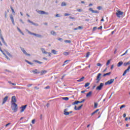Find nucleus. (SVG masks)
Wrapping results in <instances>:
<instances>
[{"label":"nucleus","instance_id":"obj_1","mask_svg":"<svg viewBox=\"0 0 130 130\" xmlns=\"http://www.w3.org/2000/svg\"><path fill=\"white\" fill-rule=\"evenodd\" d=\"M11 108L14 112L18 111V105L17 104H11Z\"/></svg>","mask_w":130,"mask_h":130},{"label":"nucleus","instance_id":"obj_2","mask_svg":"<svg viewBox=\"0 0 130 130\" xmlns=\"http://www.w3.org/2000/svg\"><path fill=\"white\" fill-rule=\"evenodd\" d=\"M41 51H42V53H43V54H48V56H51V53L50 52H48L46 51H45V49L43 48H41Z\"/></svg>","mask_w":130,"mask_h":130},{"label":"nucleus","instance_id":"obj_3","mask_svg":"<svg viewBox=\"0 0 130 130\" xmlns=\"http://www.w3.org/2000/svg\"><path fill=\"white\" fill-rule=\"evenodd\" d=\"M73 113V111L69 112V109L67 108L63 110L64 115H70V114Z\"/></svg>","mask_w":130,"mask_h":130},{"label":"nucleus","instance_id":"obj_4","mask_svg":"<svg viewBox=\"0 0 130 130\" xmlns=\"http://www.w3.org/2000/svg\"><path fill=\"white\" fill-rule=\"evenodd\" d=\"M0 38L4 44L6 45V46H8V45L7 44V43L5 41V40L4 39V38L3 37V35L2 34V30L0 29Z\"/></svg>","mask_w":130,"mask_h":130},{"label":"nucleus","instance_id":"obj_5","mask_svg":"<svg viewBox=\"0 0 130 130\" xmlns=\"http://www.w3.org/2000/svg\"><path fill=\"white\" fill-rule=\"evenodd\" d=\"M116 15L118 18H120V16H122V15H123V12L119 10H117L116 13Z\"/></svg>","mask_w":130,"mask_h":130},{"label":"nucleus","instance_id":"obj_6","mask_svg":"<svg viewBox=\"0 0 130 130\" xmlns=\"http://www.w3.org/2000/svg\"><path fill=\"white\" fill-rule=\"evenodd\" d=\"M104 86V83H101L100 85L98 86L96 88V90H98L99 91H100L102 89V88H103V86Z\"/></svg>","mask_w":130,"mask_h":130},{"label":"nucleus","instance_id":"obj_7","mask_svg":"<svg viewBox=\"0 0 130 130\" xmlns=\"http://www.w3.org/2000/svg\"><path fill=\"white\" fill-rule=\"evenodd\" d=\"M21 50V51H22L23 53L25 54V55H26L27 56H30L31 55L27 53V52L26 51L25 49H24V48H22Z\"/></svg>","mask_w":130,"mask_h":130},{"label":"nucleus","instance_id":"obj_8","mask_svg":"<svg viewBox=\"0 0 130 130\" xmlns=\"http://www.w3.org/2000/svg\"><path fill=\"white\" fill-rule=\"evenodd\" d=\"M17 102V99L15 96H13L11 99V104H16Z\"/></svg>","mask_w":130,"mask_h":130},{"label":"nucleus","instance_id":"obj_9","mask_svg":"<svg viewBox=\"0 0 130 130\" xmlns=\"http://www.w3.org/2000/svg\"><path fill=\"white\" fill-rule=\"evenodd\" d=\"M113 82H114V79H111L110 80H108L107 82H105V84L106 85H111V84H112Z\"/></svg>","mask_w":130,"mask_h":130},{"label":"nucleus","instance_id":"obj_10","mask_svg":"<svg viewBox=\"0 0 130 130\" xmlns=\"http://www.w3.org/2000/svg\"><path fill=\"white\" fill-rule=\"evenodd\" d=\"M38 13L40 15H48V12H45L44 11H38Z\"/></svg>","mask_w":130,"mask_h":130},{"label":"nucleus","instance_id":"obj_11","mask_svg":"<svg viewBox=\"0 0 130 130\" xmlns=\"http://www.w3.org/2000/svg\"><path fill=\"white\" fill-rule=\"evenodd\" d=\"M31 35H34V36H35L36 37H37L38 38H42V35L35 34V33H32Z\"/></svg>","mask_w":130,"mask_h":130},{"label":"nucleus","instance_id":"obj_12","mask_svg":"<svg viewBox=\"0 0 130 130\" xmlns=\"http://www.w3.org/2000/svg\"><path fill=\"white\" fill-rule=\"evenodd\" d=\"M27 107V105H24V106H22L21 108H20V112H24V111L26 109V108Z\"/></svg>","mask_w":130,"mask_h":130},{"label":"nucleus","instance_id":"obj_13","mask_svg":"<svg viewBox=\"0 0 130 130\" xmlns=\"http://www.w3.org/2000/svg\"><path fill=\"white\" fill-rule=\"evenodd\" d=\"M8 98H9L8 96L4 98V99H3V102L2 103V105H4V104H5V103H6L7 101H8Z\"/></svg>","mask_w":130,"mask_h":130},{"label":"nucleus","instance_id":"obj_14","mask_svg":"<svg viewBox=\"0 0 130 130\" xmlns=\"http://www.w3.org/2000/svg\"><path fill=\"white\" fill-rule=\"evenodd\" d=\"M129 70H130V66H128V68L124 72L123 74V76H125V74H126V73H128V72H129Z\"/></svg>","mask_w":130,"mask_h":130},{"label":"nucleus","instance_id":"obj_15","mask_svg":"<svg viewBox=\"0 0 130 130\" xmlns=\"http://www.w3.org/2000/svg\"><path fill=\"white\" fill-rule=\"evenodd\" d=\"M101 76H102V74L101 73H99L96 77V80L100 81V80H101Z\"/></svg>","mask_w":130,"mask_h":130},{"label":"nucleus","instance_id":"obj_16","mask_svg":"<svg viewBox=\"0 0 130 130\" xmlns=\"http://www.w3.org/2000/svg\"><path fill=\"white\" fill-rule=\"evenodd\" d=\"M51 35H53V36H56L57 34L56 32H55L54 30H51L50 31Z\"/></svg>","mask_w":130,"mask_h":130},{"label":"nucleus","instance_id":"obj_17","mask_svg":"<svg viewBox=\"0 0 130 130\" xmlns=\"http://www.w3.org/2000/svg\"><path fill=\"white\" fill-rule=\"evenodd\" d=\"M10 19L12 22V24H13V25H15V21L14 20V16H13L12 15H10Z\"/></svg>","mask_w":130,"mask_h":130},{"label":"nucleus","instance_id":"obj_18","mask_svg":"<svg viewBox=\"0 0 130 130\" xmlns=\"http://www.w3.org/2000/svg\"><path fill=\"white\" fill-rule=\"evenodd\" d=\"M46 73H47V71L46 70H42L41 72V75L42 76L43 75H45V74H46Z\"/></svg>","mask_w":130,"mask_h":130},{"label":"nucleus","instance_id":"obj_19","mask_svg":"<svg viewBox=\"0 0 130 130\" xmlns=\"http://www.w3.org/2000/svg\"><path fill=\"white\" fill-rule=\"evenodd\" d=\"M32 73H33L34 74H38L39 73H40L39 72V71L37 69H35L32 71Z\"/></svg>","mask_w":130,"mask_h":130},{"label":"nucleus","instance_id":"obj_20","mask_svg":"<svg viewBox=\"0 0 130 130\" xmlns=\"http://www.w3.org/2000/svg\"><path fill=\"white\" fill-rule=\"evenodd\" d=\"M79 103H82V102H80V101H75V102H74L73 103V105H76L77 104H79Z\"/></svg>","mask_w":130,"mask_h":130},{"label":"nucleus","instance_id":"obj_21","mask_svg":"<svg viewBox=\"0 0 130 130\" xmlns=\"http://www.w3.org/2000/svg\"><path fill=\"white\" fill-rule=\"evenodd\" d=\"M92 95V91H89L87 94L86 97H91V95Z\"/></svg>","mask_w":130,"mask_h":130},{"label":"nucleus","instance_id":"obj_22","mask_svg":"<svg viewBox=\"0 0 130 130\" xmlns=\"http://www.w3.org/2000/svg\"><path fill=\"white\" fill-rule=\"evenodd\" d=\"M129 64H130V61H128V62H125V63H123V66L124 67H126V66H128Z\"/></svg>","mask_w":130,"mask_h":130},{"label":"nucleus","instance_id":"obj_23","mask_svg":"<svg viewBox=\"0 0 130 130\" xmlns=\"http://www.w3.org/2000/svg\"><path fill=\"white\" fill-rule=\"evenodd\" d=\"M51 52L53 54H57V51L56 50H51Z\"/></svg>","mask_w":130,"mask_h":130},{"label":"nucleus","instance_id":"obj_24","mask_svg":"<svg viewBox=\"0 0 130 130\" xmlns=\"http://www.w3.org/2000/svg\"><path fill=\"white\" fill-rule=\"evenodd\" d=\"M122 63H123V62H122V61H120V62H119L118 63V64H117V67H118V68H119V67H121Z\"/></svg>","mask_w":130,"mask_h":130},{"label":"nucleus","instance_id":"obj_25","mask_svg":"<svg viewBox=\"0 0 130 130\" xmlns=\"http://www.w3.org/2000/svg\"><path fill=\"white\" fill-rule=\"evenodd\" d=\"M28 22L29 23H31V24H32V25H34L35 26H38V25L37 24H36V23H34L33 22L30 21V20H28Z\"/></svg>","mask_w":130,"mask_h":130},{"label":"nucleus","instance_id":"obj_26","mask_svg":"<svg viewBox=\"0 0 130 130\" xmlns=\"http://www.w3.org/2000/svg\"><path fill=\"white\" fill-rule=\"evenodd\" d=\"M17 30L19 31V32H20V33H21V34H22V35H25V34L22 31V30H21L19 27H17Z\"/></svg>","mask_w":130,"mask_h":130},{"label":"nucleus","instance_id":"obj_27","mask_svg":"<svg viewBox=\"0 0 130 130\" xmlns=\"http://www.w3.org/2000/svg\"><path fill=\"white\" fill-rule=\"evenodd\" d=\"M84 79H85V77H82L80 79L77 80V82H83Z\"/></svg>","mask_w":130,"mask_h":130},{"label":"nucleus","instance_id":"obj_28","mask_svg":"<svg viewBox=\"0 0 130 130\" xmlns=\"http://www.w3.org/2000/svg\"><path fill=\"white\" fill-rule=\"evenodd\" d=\"M111 72H109L108 73L105 74L103 75V77H106V76H110V75H111Z\"/></svg>","mask_w":130,"mask_h":130},{"label":"nucleus","instance_id":"obj_29","mask_svg":"<svg viewBox=\"0 0 130 130\" xmlns=\"http://www.w3.org/2000/svg\"><path fill=\"white\" fill-rule=\"evenodd\" d=\"M34 61H35V62H37V63H39V64H42V63H43L42 62L40 61L39 60H35Z\"/></svg>","mask_w":130,"mask_h":130},{"label":"nucleus","instance_id":"obj_30","mask_svg":"<svg viewBox=\"0 0 130 130\" xmlns=\"http://www.w3.org/2000/svg\"><path fill=\"white\" fill-rule=\"evenodd\" d=\"M6 53L7 55L10 56V57H13V55H12V54H11L9 52H6Z\"/></svg>","mask_w":130,"mask_h":130},{"label":"nucleus","instance_id":"obj_31","mask_svg":"<svg viewBox=\"0 0 130 130\" xmlns=\"http://www.w3.org/2000/svg\"><path fill=\"white\" fill-rule=\"evenodd\" d=\"M26 62H27V63H28V64H30V66H33V63H31V62L25 60Z\"/></svg>","mask_w":130,"mask_h":130},{"label":"nucleus","instance_id":"obj_32","mask_svg":"<svg viewBox=\"0 0 130 130\" xmlns=\"http://www.w3.org/2000/svg\"><path fill=\"white\" fill-rule=\"evenodd\" d=\"M63 54L64 55L67 56L69 55V54H70V52H64Z\"/></svg>","mask_w":130,"mask_h":130},{"label":"nucleus","instance_id":"obj_33","mask_svg":"<svg viewBox=\"0 0 130 130\" xmlns=\"http://www.w3.org/2000/svg\"><path fill=\"white\" fill-rule=\"evenodd\" d=\"M82 107H83V105H81L80 106H79L78 108L75 109L76 110H80V109H81Z\"/></svg>","mask_w":130,"mask_h":130},{"label":"nucleus","instance_id":"obj_34","mask_svg":"<svg viewBox=\"0 0 130 130\" xmlns=\"http://www.w3.org/2000/svg\"><path fill=\"white\" fill-rule=\"evenodd\" d=\"M89 86H90V83L87 82L85 84V87L87 88V87H89Z\"/></svg>","mask_w":130,"mask_h":130},{"label":"nucleus","instance_id":"obj_35","mask_svg":"<svg viewBox=\"0 0 130 130\" xmlns=\"http://www.w3.org/2000/svg\"><path fill=\"white\" fill-rule=\"evenodd\" d=\"M25 31H26V32H27L28 33V34H30V35H32V32H31V31H29V30H28L27 29H26Z\"/></svg>","mask_w":130,"mask_h":130},{"label":"nucleus","instance_id":"obj_36","mask_svg":"<svg viewBox=\"0 0 130 130\" xmlns=\"http://www.w3.org/2000/svg\"><path fill=\"white\" fill-rule=\"evenodd\" d=\"M67 6V4H66V3L62 2V3H61V6H62V7H64V6Z\"/></svg>","mask_w":130,"mask_h":130},{"label":"nucleus","instance_id":"obj_37","mask_svg":"<svg viewBox=\"0 0 130 130\" xmlns=\"http://www.w3.org/2000/svg\"><path fill=\"white\" fill-rule=\"evenodd\" d=\"M98 106V104L97 103H94V108H97Z\"/></svg>","mask_w":130,"mask_h":130},{"label":"nucleus","instance_id":"obj_38","mask_svg":"<svg viewBox=\"0 0 130 130\" xmlns=\"http://www.w3.org/2000/svg\"><path fill=\"white\" fill-rule=\"evenodd\" d=\"M96 66H97V67H102V63H98L96 64Z\"/></svg>","mask_w":130,"mask_h":130},{"label":"nucleus","instance_id":"obj_39","mask_svg":"<svg viewBox=\"0 0 130 130\" xmlns=\"http://www.w3.org/2000/svg\"><path fill=\"white\" fill-rule=\"evenodd\" d=\"M125 107V105H121V107H120V109H122V108H124Z\"/></svg>","mask_w":130,"mask_h":130},{"label":"nucleus","instance_id":"obj_40","mask_svg":"<svg viewBox=\"0 0 130 130\" xmlns=\"http://www.w3.org/2000/svg\"><path fill=\"white\" fill-rule=\"evenodd\" d=\"M62 99L63 100H66V101H68V100H69V98L68 97H65V98H63Z\"/></svg>","mask_w":130,"mask_h":130},{"label":"nucleus","instance_id":"obj_41","mask_svg":"<svg viewBox=\"0 0 130 130\" xmlns=\"http://www.w3.org/2000/svg\"><path fill=\"white\" fill-rule=\"evenodd\" d=\"M65 43H71L70 40H65L64 41Z\"/></svg>","mask_w":130,"mask_h":130},{"label":"nucleus","instance_id":"obj_42","mask_svg":"<svg viewBox=\"0 0 130 130\" xmlns=\"http://www.w3.org/2000/svg\"><path fill=\"white\" fill-rule=\"evenodd\" d=\"M89 55H90V52H88L86 54V57H89Z\"/></svg>","mask_w":130,"mask_h":130},{"label":"nucleus","instance_id":"obj_43","mask_svg":"<svg viewBox=\"0 0 130 130\" xmlns=\"http://www.w3.org/2000/svg\"><path fill=\"white\" fill-rule=\"evenodd\" d=\"M10 8H11V10L12 11V13L13 14H15V11L14 10V9H13V7H11Z\"/></svg>","mask_w":130,"mask_h":130},{"label":"nucleus","instance_id":"obj_44","mask_svg":"<svg viewBox=\"0 0 130 130\" xmlns=\"http://www.w3.org/2000/svg\"><path fill=\"white\" fill-rule=\"evenodd\" d=\"M58 40L59 41H60L61 42H62L63 39H62V38H59L58 39Z\"/></svg>","mask_w":130,"mask_h":130},{"label":"nucleus","instance_id":"obj_45","mask_svg":"<svg viewBox=\"0 0 130 130\" xmlns=\"http://www.w3.org/2000/svg\"><path fill=\"white\" fill-rule=\"evenodd\" d=\"M109 63H110V60H108L107 63H106V66H108L109 64Z\"/></svg>","mask_w":130,"mask_h":130},{"label":"nucleus","instance_id":"obj_46","mask_svg":"<svg viewBox=\"0 0 130 130\" xmlns=\"http://www.w3.org/2000/svg\"><path fill=\"white\" fill-rule=\"evenodd\" d=\"M77 29L79 30V29H80V30H82V29H83V27H82V26H78V27H77Z\"/></svg>","mask_w":130,"mask_h":130},{"label":"nucleus","instance_id":"obj_47","mask_svg":"<svg viewBox=\"0 0 130 130\" xmlns=\"http://www.w3.org/2000/svg\"><path fill=\"white\" fill-rule=\"evenodd\" d=\"M89 11H90V12H91V13H93L94 12V10L92 9V8H89Z\"/></svg>","mask_w":130,"mask_h":130},{"label":"nucleus","instance_id":"obj_48","mask_svg":"<svg viewBox=\"0 0 130 130\" xmlns=\"http://www.w3.org/2000/svg\"><path fill=\"white\" fill-rule=\"evenodd\" d=\"M5 18H8V15H7V12H5Z\"/></svg>","mask_w":130,"mask_h":130},{"label":"nucleus","instance_id":"obj_49","mask_svg":"<svg viewBox=\"0 0 130 130\" xmlns=\"http://www.w3.org/2000/svg\"><path fill=\"white\" fill-rule=\"evenodd\" d=\"M11 124V123H8V124L5 125L6 127H8V126H9V125H10Z\"/></svg>","mask_w":130,"mask_h":130},{"label":"nucleus","instance_id":"obj_50","mask_svg":"<svg viewBox=\"0 0 130 130\" xmlns=\"http://www.w3.org/2000/svg\"><path fill=\"white\" fill-rule=\"evenodd\" d=\"M31 123H32V124H34L35 123V119L32 120Z\"/></svg>","mask_w":130,"mask_h":130},{"label":"nucleus","instance_id":"obj_51","mask_svg":"<svg viewBox=\"0 0 130 130\" xmlns=\"http://www.w3.org/2000/svg\"><path fill=\"white\" fill-rule=\"evenodd\" d=\"M71 14H69V13H65L64 16H70Z\"/></svg>","mask_w":130,"mask_h":130},{"label":"nucleus","instance_id":"obj_52","mask_svg":"<svg viewBox=\"0 0 130 130\" xmlns=\"http://www.w3.org/2000/svg\"><path fill=\"white\" fill-rule=\"evenodd\" d=\"M0 51L2 52V53H3V54H4V55L6 56V54L5 53V52H3V50H0Z\"/></svg>","mask_w":130,"mask_h":130},{"label":"nucleus","instance_id":"obj_53","mask_svg":"<svg viewBox=\"0 0 130 130\" xmlns=\"http://www.w3.org/2000/svg\"><path fill=\"white\" fill-rule=\"evenodd\" d=\"M56 17L57 18H59V17H60V16H59V14H56Z\"/></svg>","mask_w":130,"mask_h":130},{"label":"nucleus","instance_id":"obj_54","mask_svg":"<svg viewBox=\"0 0 130 130\" xmlns=\"http://www.w3.org/2000/svg\"><path fill=\"white\" fill-rule=\"evenodd\" d=\"M82 9H77V11H78V12H82Z\"/></svg>","mask_w":130,"mask_h":130},{"label":"nucleus","instance_id":"obj_55","mask_svg":"<svg viewBox=\"0 0 130 130\" xmlns=\"http://www.w3.org/2000/svg\"><path fill=\"white\" fill-rule=\"evenodd\" d=\"M98 111H99V109H97L96 110H95L94 112V113H97V112H98Z\"/></svg>","mask_w":130,"mask_h":130},{"label":"nucleus","instance_id":"obj_56","mask_svg":"<svg viewBox=\"0 0 130 130\" xmlns=\"http://www.w3.org/2000/svg\"><path fill=\"white\" fill-rule=\"evenodd\" d=\"M97 9H98V10H101L102 7H100V6H99V7H98Z\"/></svg>","mask_w":130,"mask_h":130},{"label":"nucleus","instance_id":"obj_57","mask_svg":"<svg viewBox=\"0 0 130 130\" xmlns=\"http://www.w3.org/2000/svg\"><path fill=\"white\" fill-rule=\"evenodd\" d=\"M96 29H97V27H94L93 28V31H95V30H96Z\"/></svg>","mask_w":130,"mask_h":130},{"label":"nucleus","instance_id":"obj_58","mask_svg":"<svg viewBox=\"0 0 130 130\" xmlns=\"http://www.w3.org/2000/svg\"><path fill=\"white\" fill-rule=\"evenodd\" d=\"M93 13H96V14H98L99 12H98V11H97V10H95V11L94 10Z\"/></svg>","mask_w":130,"mask_h":130},{"label":"nucleus","instance_id":"obj_59","mask_svg":"<svg viewBox=\"0 0 130 130\" xmlns=\"http://www.w3.org/2000/svg\"><path fill=\"white\" fill-rule=\"evenodd\" d=\"M101 22H104V18L102 17V19L101 20Z\"/></svg>","mask_w":130,"mask_h":130},{"label":"nucleus","instance_id":"obj_60","mask_svg":"<svg viewBox=\"0 0 130 130\" xmlns=\"http://www.w3.org/2000/svg\"><path fill=\"white\" fill-rule=\"evenodd\" d=\"M69 19H75V18L73 17L70 16V17H69Z\"/></svg>","mask_w":130,"mask_h":130},{"label":"nucleus","instance_id":"obj_61","mask_svg":"<svg viewBox=\"0 0 130 130\" xmlns=\"http://www.w3.org/2000/svg\"><path fill=\"white\" fill-rule=\"evenodd\" d=\"M20 21L21 22L22 24H24V22H23V20L20 19Z\"/></svg>","mask_w":130,"mask_h":130},{"label":"nucleus","instance_id":"obj_62","mask_svg":"<svg viewBox=\"0 0 130 130\" xmlns=\"http://www.w3.org/2000/svg\"><path fill=\"white\" fill-rule=\"evenodd\" d=\"M43 59H44L45 60H47V58L46 57H43Z\"/></svg>","mask_w":130,"mask_h":130},{"label":"nucleus","instance_id":"obj_63","mask_svg":"<svg viewBox=\"0 0 130 130\" xmlns=\"http://www.w3.org/2000/svg\"><path fill=\"white\" fill-rule=\"evenodd\" d=\"M45 89H49V86H47L46 87H45Z\"/></svg>","mask_w":130,"mask_h":130},{"label":"nucleus","instance_id":"obj_64","mask_svg":"<svg viewBox=\"0 0 130 130\" xmlns=\"http://www.w3.org/2000/svg\"><path fill=\"white\" fill-rule=\"evenodd\" d=\"M123 117H125L126 116V114H123Z\"/></svg>","mask_w":130,"mask_h":130}]
</instances>
